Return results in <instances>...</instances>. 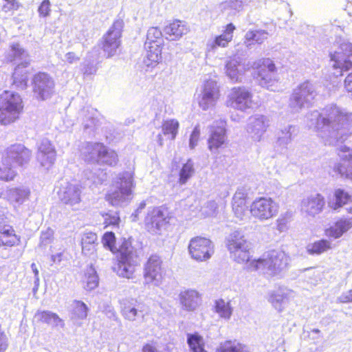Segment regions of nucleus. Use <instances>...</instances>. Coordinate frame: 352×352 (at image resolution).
<instances>
[{
    "instance_id": "50",
    "label": "nucleus",
    "mask_w": 352,
    "mask_h": 352,
    "mask_svg": "<svg viewBox=\"0 0 352 352\" xmlns=\"http://www.w3.org/2000/svg\"><path fill=\"white\" fill-rule=\"evenodd\" d=\"M251 2H252V0H230L222 3V8H230L239 12L243 9L244 6L249 5Z\"/></svg>"
},
{
    "instance_id": "45",
    "label": "nucleus",
    "mask_w": 352,
    "mask_h": 352,
    "mask_svg": "<svg viewBox=\"0 0 352 352\" xmlns=\"http://www.w3.org/2000/svg\"><path fill=\"white\" fill-rule=\"evenodd\" d=\"M195 173L194 163L191 160H188L184 164L179 172V182L180 184H185L187 181Z\"/></svg>"
},
{
    "instance_id": "20",
    "label": "nucleus",
    "mask_w": 352,
    "mask_h": 352,
    "mask_svg": "<svg viewBox=\"0 0 352 352\" xmlns=\"http://www.w3.org/2000/svg\"><path fill=\"white\" fill-rule=\"evenodd\" d=\"M168 215L160 208H153L145 218V225L148 231L152 234H158L168 223Z\"/></svg>"
},
{
    "instance_id": "57",
    "label": "nucleus",
    "mask_w": 352,
    "mask_h": 352,
    "mask_svg": "<svg viewBox=\"0 0 352 352\" xmlns=\"http://www.w3.org/2000/svg\"><path fill=\"white\" fill-rule=\"evenodd\" d=\"M103 312H104V314L109 318L113 320L117 319L116 311H114L113 308L111 306L107 305L104 308Z\"/></svg>"
},
{
    "instance_id": "14",
    "label": "nucleus",
    "mask_w": 352,
    "mask_h": 352,
    "mask_svg": "<svg viewBox=\"0 0 352 352\" xmlns=\"http://www.w3.org/2000/svg\"><path fill=\"white\" fill-rule=\"evenodd\" d=\"M90 149L91 151L89 152V164L96 157L98 163L111 166H116L118 162V156L116 152L106 147L103 144L94 143L93 145L89 144Z\"/></svg>"
},
{
    "instance_id": "49",
    "label": "nucleus",
    "mask_w": 352,
    "mask_h": 352,
    "mask_svg": "<svg viewBox=\"0 0 352 352\" xmlns=\"http://www.w3.org/2000/svg\"><path fill=\"white\" fill-rule=\"evenodd\" d=\"M230 41V37L229 36H226L221 34L218 36H216L214 39L208 41V47L211 50H215L218 47H226L228 43Z\"/></svg>"
},
{
    "instance_id": "16",
    "label": "nucleus",
    "mask_w": 352,
    "mask_h": 352,
    "mask_svg": "<svg viewBox=\"0 0 352 352\" xmlns=\"http://www.w3.org/2000/svg\"><path fill=\"white\" fill-rule=\"evenodd\" d=\"M32 153L21 144H15L9 146L6 150V162H9L13 167L23 166L30 160Z\"/></svg>"
},
{
    "instance_id": "34",
    "label": "nucleus",
    "mask_w": 352,
    "mask_h": 352,
    "mask_svg": "<svg viewBox=\"0 0 352 352\" xmlns=\"http://www.w3.org/2000/svg\"><path fill=\"white\" fill-rule=\"evenodd\" d=\"M19 241L12 226L6 224L0 225V246L11 247L16 244Z\"/></svg>"
},
{
    "instance_id": "51",
    "label": "nucleus",
    "mask_w": 352,
    "mask_h": 352,
    "mask_svg": "<svg viewBox=\"0 0 352 352\" xmlns=\"http://www.w3.org/2000/svg\"><path fill=\"white\" fill-rule=\"evenodd\" d=\"M91 179L94 184L98 185L102 184L107 180V173L103 170L99 169L97 172L94 173L91 175Z\"/></svg>"
},
{
    "instance_id": "37",
    "label": "nucleus",
    "mask_w": 352,
    "mask_h": 352,
    "mask_svg": "<svg viewBox=\"0 0 352 352\" xmlns=\"http://www.w3.org/2000/svg\"><path fill=\"white\" fill-rule=\"evenodd\" d=\"M269 33L264 30H249L245 35V44L247 47L251 48L254 41L262 44L268 37Z\"/></svg>"
},
{
    "instance_id": "63",
    "label": "nucleus",
    "mask_w": 352,
    "mask_h": 352,
    "mask_svg": "<svg viewBox=\"0 0 352 352\" xmlns=\"http://www.w3.org/2000/svg\"><path fill=\"white\" fill-rule=\"evenodd\" d=\"M142 352H159L155 347L151 344H146L143 349Z\"/></svg>"
},
{
    "instance_id": "41",
    "label": "nucleus",
    "mask_w": 352,
    "mask_h": 352,
    "mask_svg": "<svg viewBox=\"0 0 352 352\" xmlns=\"http://www.w3.org/2000/svg\"><path fill=\"white\" fill-rule=\"evenodd\" d=\"M331 243L325 239L317 241L307 246V251L309 254H321L331 249Z\"/></svg>"
},
{
    "instance_id": "21",
    "label": "nucleus",
    "mask_w": 352,
    "mask_h": 352,
    "mask_svg": "<svg viewBox=\"0 0 352 352\" xmlns=\"http://www.w3.org/2000/svg\"><path fill=\"white\" fill-rule=\"evenodd\" d=\"M269 126V120L262 115L251 116L247 124V132L250 137L256 142L261 141Z\"/></svg>"
},
{
    "instance_id": "19",
    "label": "nucleus",
    "mask_w": 352,
    "mask_h": 352,
    "mask_svg": "<svg viewBox=\"0 0 352 352\" xmlns=\"http://www.w3.org/2000/svg\"><path fill=\"white\" fill-rule=\"evenodd\" d=\"M258 83L263 87L270 89L276 80V69L274 62L270 58L263 59L259 65L257 76Z\"/></svg>"
},
{
    "instance_id": "40",
    "label": "nucleus",
    "mask_w": 352,
    "mask_h": 352,
    "mask_svg": "<svg viewBox=\"0 0 352 352\" xmlns=\"http://www.w3.org/2000/svg\"><path fill=\"white\" fill-rule=\"evenodd\" d=\"M296 127L289 125L278 133L277 144L282 147H286L295 135Z\"/></svg>"
},
{
    "instance_id": "13",
    "label": "nucleus",
    "mask_w": 352,
    "mask_h": 352,
    "mask_svg": "<svg viewBox=\"0 0 352 352\" xmlns=\"http://www.w3.org/2000/svg\"><path fill=\"white\" fill-rule=\"evenodd\" d=\"M252 98V93L248 89L244 87H234L229 94L227 105L244 111L251 107Z\"/></svg>"
},
{
    "instance_id": "23",
    "label": "nucleus",
    "mask_w": 352,
    "mask_h": 352,
    "mask_svg": "<svg viewBox=\"0 0 352 352\" xmlns=\"http://www.w3.org/2000/svg\"><path fill=\"white\" fill-rule=\"evenodd\" d=\"M226 122L218 120L213 123L210 127V135L208 140V148L215 152L225 142Z\"/></svg>"
},
{
    "instance_id": "61",
    "label": "nucleus",
    "mask_w": 352,
    "mask_h": 352,
    "mask_svg": "<svg viewBox=\"0 0 352 352\" xmlns=\"http://www.w3.org/2000/svg\"><path fill=\"white\" fill-rule=\"evenodd\" d=\"M234 30L235 26L232 23H229L228 25H227L226 29L222 34L226 36H228L229 35V36L230 37V41H232L233 36L232 34Z\"/></svg>"
},
{
    "instance_id": "27",
    "label": "nucleus",
    "mask_w": 352,
    "mask_h": 352,
    "mask_svg": "<svg viewBox=\"0 0 352 352\" xmlns=\"http://www.w3.org/2000/svg\"><path fill=\"white\" fill-rule=\"evenodd\" d=\"M341 162L330 161L329 173L332 176H340L341 177L352 180V157L346 160H340Z\"/></svg>"
},
{
    "instance_id": "31",
    "label": "nucleus",
    "mask_w": 352,
    "mask_h": 352,
    "mask_svg": "<svg viewBox=\"0 0 352 352\" xmlns=\"http://www.w3.org/2000/svg\"><path fill=\"white\" fill-rule=\"evenodd\" d=\"M247 193L243 189H238L232 198V210L235 216L242 219L246 212Z\"/></svg>"
},
{
    "instance_id": "22",
    "label": "nucleus",
    "mask_w": 352,
    "mask_h": 352,
    "mask_svg": "<svg viewBox=\"0 0 352 352\" xmlns=\"http://www.w3.org/2000/svg\"><path fill=\"white\" fill-rule=\"evenodd\" d=\"M56 153L51 142L42 139L38 145L37 160L41 166L49 168L56 160Z\"/></svg>"
},
{
    "instance_id": "44",
    "label": "nucleus",
    "mask_w": 352,
    "mask_h": 352,
    "mask_svg": "<svg viewBox=\"0 0 352 352\" xmlns=\"http://www.w3.org/2000/svg\"><path fill=\"white\" fill-rule=\"evenodd\" d=\"M30 191L27 188H16L10 190L9 197L12 201L19 204H23L28 199Z\"/></svg>"
},
{
    "instance_id": "62",
    "label": "nucleus",
    "mask_w": 352,
    "mask_h": 352,
    "mask_svg": "<svg viewBox=\"0 0 352 352\" xmlns=\"http://www.w3.org/2000/svg\"><path fill=\"white\" fill-rule=\"evenodd\" d=\"M87 239H88V235L84 234V236L82 238L81 245H82V253H85V254H86V251L88 250Z\"/></svg>"
},
{
    "instance_id": "10",
    "label": "nucleus",
    "mask_w": 352,
    "mask_h": 352,
    "mask_svg": "<svg viewBox=\"0 0 352 352\" xmlns=\"http://www.w3.org/2000/svg\"><path fill=\"white\" fill-rule=\"evenodd\" d=\"M188 250L193 259L204 261L210 258L214 254V245L208 239L196 236L190 241Z\"/></svg>"
},
{
    "instance_id": "39",
    "label": "nucleus",
    "mask_w": 352,
    "mask_h": 352,
    "mask_svg": "<svg viewBox=\"0 0 352 352\" xmlns=\"http://www.w3.org/2000/svg\"><path fill=\"white\" fill-rule=\"evenodd\" d=\"M69 311L72 319H84L87 316V307L83 302L74 300L69 306Z\"/></svg>"
},
{
    "instance_id": "6",
    "label": "nucleus",
    "mask_w": 352,
    "mask_h": 352,
    "mask_svg": "<svg viewBox=\"0 0 352 352\" xmlns=\"http://www.w3.org/2000/svg\"><path fill=\"white\" fill-rule=\"evenodd\" d=\"M19 94L12 91H4L0 94V124L8 125L15 122L23 109Z\"/></svg>"
},
{
    "instance_id": "53",
    "label": "nucleus",
    "mask_w": 352,
    "mask_h": 352,
    "mask_svg": "<svg viewBox=\"0 0 352 352\" xmlns=\"http://www.w3.org/2000/svg\"><path fill=\"white\" fill-rule=\"evenodd\" d=\"M99 283V278L96 272L92 266H89V290L98 287Z\"/></svg>"
},
{
    "instance_id": "43",
    "label": "nucleus",
    "mask_w": 352,
    "mask_h": 352,
    "mask_svg": "<svg viewBox=\"0 0 352 352\" xmlns=\"http://www.w3.org/2000/svg\"><path fill=\"white\" fill-rule=\"evenodd\" d=\"M187 343L192 352H207L204 349L202 337L197 333L188 334Z\"/></svg>"
},
{
    "instance_id": "58",
    "label": "nucleus",
    "mask_w": 352,
    "mask_h": 352,
    "mask_svg": "<svg viewBox=\"0 0 352 352\" xmlns=\"http://www.w3.org/2000/svg\"><path fill=\"white\" fill-rule=\"evenodd\" d=\"M8 347L6 336L0 330V352H5Z\"/></svg>"
},
{
    "instance_id": "33",
    "label": "nucleus",
    "mask_w": 352,
    "mask_h": 352,
    "mask_svg": "<svg viewBox=\"0 0 352 352\" xmlns=\"http://www.w3.org/2000/svg\"><path fill=\"white\" fill-rule=\"evenodd\" d=\"M352 227V219H341L327 229L326 235L334 239L340 237Z\"/></svg>"
},
{
    "instance_id": "28",
    "label": "nucleus",
    "mask_w": 352,
    "mask_h": 352,
    "mask_svg": "<svg viewBox=\"0 0 352 352\" xmlns=\"http://www.w3.org/2000/svg\"><path fill=\"white\" fill-rule=\"evenodd\" d=\"M292 296L293 291L287 288H279L270 294L268 300L278 312H281Z\"/></svg>"
},
{
    "instance_id": "38",
    "label": "nucleus",
    "mask_w": 352,
    "mask_h": 352,
    "mask_svg": "<svg viewBox=\"0 0 352 352\" xmlns=\"http://www.w3.org/2000/svg\"><path fill=\"white\" fill-rule=\"evenodd\" d=\"M216 352H250L249 348L236 340H227L220 344Z\"/></svg>"
},
{
    "instance_id": "47",
    "label": "nucleus",
    "mask_w": 352,
    "mask_h": 352,
    "mask_svg": "<svg viewBox=\"0 0 352 352\" xmlns=\"http://www.w3.org/2000/svg\"><path fill=\"white\" fill-rule=\"evenodd\" d=\"M179 128V122L175 120L165 121L162 124V132L164 135H170V139L174 140L177 135Z\"/></svg>"
},
{
    "instance_id": "17",
    "label": "nucleus",
    "mask_w": 352,
    "mask_h": 352,
    "mask_svg": "<svg viewBox=\"0 0 352 352\" xmlns=\"http://www.w3.org/2000/svg\"><path fill=\"white\" fill-rule=\"evenodd\" d=\"M81 192L79 185L63 182L57 193L62 203L74 206L81 201Z\"/></svg>"
},
{
    "instance_id": "4",
    "label": "nucleus",
    "mask_w": 352,
    "mask_h": 352,
    "mask_svg": "<svg viewBox=\"0 0 352 352\" xmlns=\"http://www.w3.org/2000/svg\"><path fill=\"white\" fill-rule=\"evenodd\" d=\"M114 189L106 195L107 201L112 206H120L129 203L132 199L134 188L131 173L123 172L118 175L113 182Z\"/></svg>"
},
{
    "instance_id": "11",
    "label": "nucleus",
    "mask_w": 352,
    "mask_h": 352,
    "mask_svg": "<svg viewBox=\"0 0 352 352\" xmlns=\"http://www.w3.org/2000/svg\"><path fill=\"white\" fill-rule=\"evenodd\" d=\"M278 208V205L271 198L260 197L251 204L250 212L255 218L267 220L276 215Z\"/></svg>"
},
{
    "instance_id": "25",
    "label": "nucleus",
    "mask_w": 352,
    "mask_h": 352,
    "mask_svg": "<svg viewBox=\"0 0 352 352\" xmlns=\"http://www.w3.org/2000/svg\"><path fill=\"white\" fill-rule=\"evenodd\" d=\"M325 201L320 194L311 195L302 201L301 210L306 214L315 217L320 213L324 208Z\"/></svg>"
},
{
    "instance_id": "64",
    "label": "nucleus",
    "mask_w": 352,
    "mask_h": 352,
    "mask_svg": "<svg viewBox=\"0 0 352 352\" xmlns=\"http://www.w3.org/2000/svg\"><path fill=\"white\" fill-rule=\"evenodd\" d=\"M66 60L72 63L74 62L77 58L76 57L75 54L73 52H69L65 55Z\"/></svg>"
},
{
    "instance_id": "5",
    "label": "nucleus",
    "mask_w": 352,
    "mask_h": 352,
    "mask_svg": "<svg viewBox=\"0 0 352 352\" xmlns=\"http://www.w3.org/2000/svg\"><path fill=\"white\" fill-rule=\"evenodd\" d=\"M331 60L333 62L332 67L339 69L340 75L344 72H349L344 80V87L348 92L352 93V44L343 41L340 43L338 48L330 52Z\"/></svg>"
},
{
    "instance_id": "9",
    "label": "nucleus",
    "mask_w": 352,
    "mask_h": 352,
    "mask_svg": "<svg viewBox=\"0 0 352 352\" xmlns=\"http://www.w3.org/2000/svg\"><path fill=\"white\" fill-rule=\"evenodd\" d=\"M317 96L315 85L309 81H305L296 87L289 98V107L292 111L299 112L308 107Z\"/></svg>"
},
{
    "instance_id": "15",
    "label": "nucleus",
    "mask_w": 352,
    "mask_h": 352,
    "mask_svg": "<svg viewBox=\"0 0 352 352\" xmlns=\"http://www.w3.org/2000/svg\"><path fill=\"white\" fill-rule=\"evenodd\" d=\"M219 98V89L217 82L213 80H206L199 98V105L204 111L208 110L216 105Z\"/></svg>"
},
{
    "instance_id": "55",
    "label": "nucleus",
    "mask_w": 352,
    "mask_h": 352,
    "mask_svg": "<svg viewBox=\"0 0 352 352\" xmlns=\"http://www.w3.org/2000/svg\"><path fill=\"white\" fill-rule=\"evenodd\" d=\"M338 300L342 303L352 302V289L343 293L338 298Z\"/></svg>"
},
{
    "instance_id": "48",
    "label": "nucleus",
    "mask_w": 352,
    "mask_h": 352,
    "mask_svg": "<svg viewBox=\"0 0 352 352\" xmlns=\"http://www.w3.org/2000/svg\"><path fill=\"white\" fill-rule=\"evenodd\" d=\"M102 243L103 246L109 250L112 253L119 252V248L117 249L115 246L116 236L113 232H105L102 238Z\"/></svg>"
},
{
    "instance_id": "18",
    "label": "nucleus",
    "mask_w": 352,
    "mask_h": 352,
    "mask_svg": "<svg viewBox=\"0 0 352 352\" xmlns=\"http://www.w3.org/2000/svg\"><path fill=\"white\" fill-rule=\"evenodd\" d=\"M144 283L159 285L162 278V260L157 255L149 257L144 269Z\"/></svg>"
},
{
    "instance_id": "46",
    "label": "nucleus",
    "mask_w": 352,
    "mask_h": 352,
    "mask_svg": "<svg viewBox=\"0 0 352 352\" xmlns=\"http://www.w3.org/2000/svg\"><path fill=\"white\" fill-rule=\"evenodd\" d=\"M215 311L221 318L226 319H230L232 313L230 302H226L222 299L215 302Z\"/></svg>"
},
{
    "instance_id": "42",
    "label": "nucleus",
    "mask_w": 352,
    "mask_h": 352,
    "mask_svg": "<svg viewBox=\"0 0 352 352\" xmlns=\"http://www.w3.org/2000/svg\"><path fill=\"white\" fill-rule=\"evenodd\" d=\"M9 162H6L4 157L0 163V180L8 182L13 180L16 173Z\"/></svg>"
},
{
    "instance_id": "8",
    "label": "nucleus",
    "mask_w": 352,
    "mask_h": 352,
    "mask_svg": "<svg viewBox=\"0 0 352 352\" xmlns=\"http://www.w3.org/2000/svg\"><path fill=\"white\" fill-rule=\"evenodd\" d=\"M120 258L118 260L117 274L118 276L130 278L138 264V256L129 240L124 239L119 247Z\"/></svg>"
},
{
    "instance_id": "1",
    "label": "nucleus",
    "mask_w": 352,
    "mask_h": 352,
    "mask_svg": "<svg viewBox=\"0 0 352 352\" xmlns=\"http://www.w3.org/2000/svg\"><path fill=\"white\" fill-rule=\"evenodd\" d=\"M307 120L309 127L318 131L325 144L337 146L340 160L352 157V133H347L352 123V113L331 104L326 106L320 112H311Z\"/></svg>"
},
{
    "instance_id": "52",
    "label": "nucleus",
    "mask_w": 352,
    "mask_h": 352,
    "mask_svg": "<svg viewBox=\"0 0 352 352\" xmlns=\"http://www.w3.org/2000/svg\"><path fill=\"white\" fill-rule=\"evenodd\" d=\"M51 3L50 0H44L38 7V12L41 16L47 17L50 16L51 12Z\"/></svg>"
},
{
    "instance_id": "36",
    "label": "nucleus",
    "mask_w": 352,
    "mask_h": 352,
    "mask_svg": "<svg viewBox=\"0 0 352 352\" xmlns=\"http://www.w3.org/2000/svg\"><path fill=\"white\" fill-rule=\"evenodd\" d=\"M34 318L38 321L53 327L60 325L63 327L64 326V322L62 319H60L56 314L50 311H38L34 315Z\"/></svg>"
},
{
    "instance_id": "60",
    "label": "nucleus",
    "mask_w": 352,
    "mask_h": 352,
    "mask_svg": "<svg viewBox=\"0 0 352 352\" xmlns=\"http://www.w3.org/2000/svg\"><path fill=\"white\" fill-rule=\"evenodd\" d=\"M207 208H209V211L206 212L208 215H212L215 213L217 208V204L214 201H210L206 204Z\"/></svg>"
},
{
    "instance_id": "54",
    "label": "nucleus",
    "mask_w": 352,
    "mask_h": 352,
    "mask_svg": "<svg viewBox=\"0 0 352 352\" xmlns=\"http://www.w3.org/2000/svg\"><path fill=\"white\" fill-rule=\"evenodd\" d=\"M200 135V130L198 126H195L190 135L189 140V147L190 149L195 148L197 146Z\"/></svg>"
},
{
    "instance_id": "24",
    "label": "nucleus",
    "mask_w": 352,
    "mask_h": 352,
    "mask_svg": "<svg viewBox=\"0 0 352 352\" xmlns=\"http://www.w3.org/2000/svg\"><path fill=\"white\" fill-rule=\"evenodd\" d=\"M122 314L129 321L142 320L144 316L143 305L135 299H124L122 301Z\"/></svg>"
},
{
    "instance_id": "32",
    "label": "nucleus",
    "mask_w": 352,
    "mask_h": 352,
    "mask_svg": "<svg viewBox=\"0 0 352 352\" xmlns=\"http://www.w3.org/2000/svg\"><path fill=\"white\" fill-rule=\"evenodd\" d=\"M227 76L233 82L241 81L245 71L244 65L238 59L233 58L228 60L225 66Z\"/></svg>"
},
{
    "instance_id": "2",
    "label": "nucleus",
    "mask_w": 352,
    "mask_h": 352,
    "mask_svg": "<svg viewBox=\"0 0 352 352\" xmlns=\"http://www.w3.org/2000/svg\"><path fill=\"white\" fill-rule=\"evenodd\" d=\"M226 246L231 257L237 263L246 262V269L250 272L260 271L268 277L278 275L287 265V257L284 252L271 250L262 258L250 260V243L241 232L235 230L226 239Z\"/></svg>"
},
{
    "instance_id": "12",
    "label": "nucleus",
    "mask_w": 352,
    "mask_h": 352,
    "mask_svg": "<svg viewBox=\"0 0 352 352\" xmlns=\"http://www.w3.org/2000/svg\"><path fill=\"white\" fill-rule=\"evenodd\" d=\"M33 92L36 98L45 100L50 98L54 92L55 83L53 78L47 73L39 72L32 79Z\"/></svg>"
},
{
    "instance_id": "35",
    "label": "nucleus",
    "mask_w": 352,
    "mask_h": 352,
    "mask_svg": "<svg viewBox=\"0 0 352 352\" xmlns=\"http://www.w3.org/2000/svg\"><path fill=\"white\" fill-rule=\"evenodd\" d=\"M26 67L22 65H17L12 74V85L19 90L25 89L28 87V72L25 69Z\"/></svg>"
},
{
    "instance_id": "59",
    "label": "nucleus",
    "mask_w": 352,
    "mask_h": 352,
    "mask_svg": "<svg viewBox=\"0 0 352 352\" xmlns=\"http://www.w3.org/2000/svg\"><path fill=\"white\" fill-rule=\"evenodd\" d=\"M52 236V231L51 230H49L46 232H43L41 236V243L44 245H47Z\"/></svg>"
},
{
    "instance_id": "26",
    "label": "nucleus",
    "mask_w": 352,
    "mask_h": 352,
    "mask_svg": "<svg viewBox=\"0 0 352 352\" xmlns=\"http://www.w3.org/2000/svg\"><path fill=\"white\" fill-rule=\"evenodd\" d=\"M180 304L184 310L192 311L199 305L201 298L197 291L195 289H186L179 294Z\"/></svg>"
},
{
    "instance_id": "30",
    "label": "nucleus",
    "mask_w": 352,
    "mask_h": 352,
    "mask_svg": "<svg viewBox=\"0 0 352 352\" xmlns=\"http://www.w3.org/2000/svg\"><path fill=\"white\" fill-rule=\"evenodd\" d=\"M6 59L9 62L18 61V65L28 67L30 59L28 52L18 43L12 44L6 54Z\"/></svg>"
},
{
    "instance_id": "7",
    "label": "nucleus",
    "mask_w": 352,
    "mask_h": 352,
    "mask_svg": "<svg viewBox=\"0 0 352 352\" xmlns=\"http://www.w3.org/2000/svg\"><path fill=\"white\" fill-rule=\"evenodd\" d=\"M164 40L161 30L156 28H150L147 32L144 47L146 56L144 59V65L148 67H153L162 58V46Z\"/></svg>"
},
{
    "instance_id": "29",
    "label": "nucleus",
    "mask_w": 352,
    "mask_h": 352,
    "mask_svg": "<svg viewBox=\"0 0 352 352\" xmlns=\"http://www.w3.org/2000/svg\"><path fill=\"white\" fill-rule=\"evenodd\" d=\"M188 31L186 23L180 20L174 21L164 29L166 38L172 41L178 40L183 35L186 34Z\"/></svg>"
},
{
    "instance_id": "3",
    "label": "nucleus",
    "mask_w": 352,
    "mask_h": 352,
    "mask_svg": "<svg viewBox=\"0 0 352 352\" xmlns=\"http://www.w3.org/2000/svg\"><path fill=\"white\" fill-rule=\"evenodd\" d=\"M124 26V22L122 19H117L114 21L108 32L103 36L102 41V48L103 55H101L100 47H95L91 51V64L89 65V75L96 72V65L100 63L103 56L110 58L113 56L117 50L120 45V37ZM91 63L89 62V65Z\"/></svg>"
},
{
    "instance_id": "56",
    "label": "nucleus",
    "mask_w": 352,
    "mask_h": 352,
    "mask_svg": "<svg viewBox=\"0 0 352 352\" xmlns=\"http://www.w3.org/2000/svg\"><path fill=\"white\" fill-rule=\"evenodd\" d=\"M146 202L144 201H142L138 208L135 210L134 213H133L131 216V218L133 221H136L138 219L139 214L142 212V211L146 207Z\"/></svg>"
}]
</instances>
